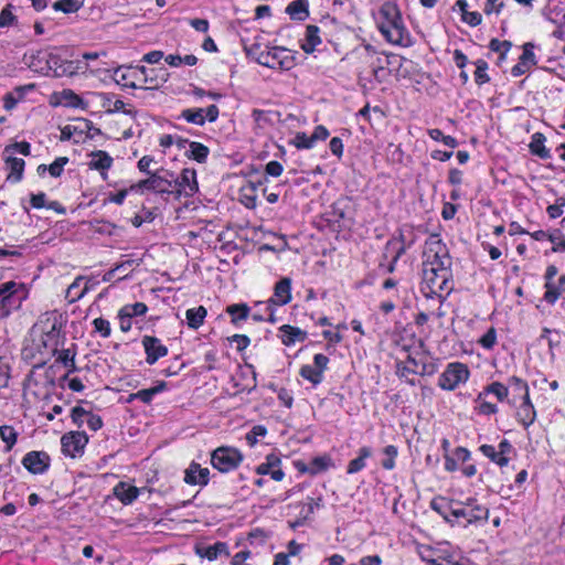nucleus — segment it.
Segmentation results:
<instances>
[{"mask_svg": "<svg viewBox=\"0 0 565 565\" xmlns=\"http://www.w3.org/2000/svg\"><path fill=\"white\" fill-rule=\"evenodd\" d=\"M544 299L551 305H554L559 296L565 292V275L558 278L557 285L554 282L545 284Z\"/></svg>", "mask_w": 565, "mask_h": 565, "instance_id": "obj_37", "label": "nucleus"}, {"mask_svg": "<svg viewBox=\"0 0 565 565\" xmlns=\"http://www.w3.org/2000/svg\"><path fill=\"white\" fill-rule=\"evenodd\" d=\"M50 58H52V53L46 51H38L31 54H25L24 63L33 72L49 76L54 70V66H50Z\"/></svg>", "mask_w": 565, "mask_h": 565, "instance_id": "obj_17", "label": "nucleus"}, {"mask_svg": "<svg viewBox=\"0 0 565 565\" xmlns=\"http://www.w3.org/2000/svg\"><path fill=\"white\" fill-rule=\"evenodd\" d=\"M530 151L540 157L541 159H548L551 158L550 150L545 147V136L541 132H535L532 136L531 142H530Z\"/></svg>", "mask_w": 565, "mask_h": 565, "instance_id": "obj_40", "label": "nucleus"}, {"mask_svg": "<svg viewBox=\"0 0 565 565\" xmlns=\"http://www.w3.org/2000/svg\"><path fill=\"white\" fill-rule=\"evenodd\" d=\"M88 166L90 169L100 171L105 177V172L113 166V158L106 151L97 150L90 153Z\"/></svg>", "mask_w": 565, "mask_h": 565, "instance_id": "obj_33", "label": "nucleus"}, {"mask_svg": "<svg viewBox=\"0 0 565 565\" xmlns=\"http://www.w3.org/2000/svg\"><path fill=\"white\" fill-rule=\"evenodd\" d=\"M63 317L53 310L42 313L30 331L33 354L50 355L55 353L61 343Z\"/></svg>", "mask_w": 565, "mask_h": 565, "instance_id": "obj_1", "label": "nucleus"}, {"mask_svg": "<svg viewBox=\"0 0 565 565\" xmlns=\"http://www.w3.org/2000/svg\"><path fill=\"white\" fill-rule=\"evenodd\" d=\"M476 72H475V82L478 85H483L490 81V77L487 73L488 63L483 60H478L476 63Z\"/></svg>", "mask_w": 565, "mask_h": 565, "instance_id": "obj_52", "label": "nucleus"}, {"mask_svg": "<svg viewBox=\"0 0 565 565\" xmlns=\"http://www.w3.org/2000/svg\"><path fill=\"white\" fill-rule=\"evenodd\" d=\"M173 173L164 171V174L154 172L151 174L152 192L158 194H172L173 192Z\"/></svg>", "mask_w": 565, "mask_h": 565, "instance_id": "obj_30", "label": "nucleus"}, {"mask_svg": "<svg viewBox=\"0 0 565 565\" xmlns=\"http://www.w3.org/2000/svg\"><path fill=\"white\" fill-rule=\"evenodd\" d=\"M451 266V258L447 246L439 235H430L423 250V268Z\"/></svg>", "mask_w": 565, "mask_h": 565, "instance_id": "obj_8", "label": "nucleus"}, {"mask_svg": "<svg viewBox=\"0 0 565 565\" xmlns=\"http://www.w3.org/2000/svg\"><path fill=\"white\" fill-rule=\"evenodd\" d=\"M218 107L216 105H210L206 108L183 109L180 118L184 119L189 124L203 126L206 121L214 122L218 118Z\"/></svg>", "mask_w": 565, "mask_h": 565, "instance_id": "obj_15", "label": "nucleus"}, {"mask_svg": "<svg viewBox=\"0 0 565 565\" xmlns=\"http://www.w3.org/2000/svg\"><path fill=\"white\" fill-rule=\"evenodd\" d=\"M385 250L387 254H392V260L387 266V271L393 273L397 260L405 253V246L397 241L391 239L386 243Z\"/></svg>", "mask_w": 565, "mask_h": 565, "instance_id": "obj_42", "label": "nucleus"}, {"mask_svg": "<svg viewBox=\"0 0 565 565\" xmlns=\"http://www.w3.org/2000/svg\"><path fill=\"white\" fill-rule=\"evenodd\" d=\"M440 447L443 449V457L445 460V470L447 472H455L458 470L457 463L455 462L454 456L450 451V441L447 438L440 440Z\"/></svg>", "mask_w": 565, "mask_h": 565, "instance_id": "obj_47", "label": "nucleus"}, {"mask_svg": "<svg viewBox=\"0 0 565 565\" xmlns=\"http://www.w3.org/2000/svg\"><path fill=\"white\" fill-rule=\"evenodd\" d=\"M93 326L95 331L100 333L102 337L108 338L110 335L111 329L108 320L104 318H96L93 321Z\"/></svg>", "mask_w": 565, "mask_h": 565, "instance_id": "obj_63", "label": "nucleus"}, {"mask_svg": "<svg viewBox=\"0 0 565 565\" xmlns=\"http://www.w3.org/2000/svg\"><path fill=\"white\" fill-rule=\"evenodd\" d=\"M88 443V438L85 433L71 431L61 438L62 452L65 456L76 458L84 451L85 446Z\"/></svg>", "mask_w": 565, "mask_h": 565, "instance_id": "obj_16", "label": "nucleus"}, {"mask_svg": "<svg viewBox=\"0 0 565 565\" xmlns=\"http://www.w3.org/2000/svg\"><path fill=\"white\" fill-rule=\"evenodd\" d=\"M331 465H332L331 458L329 456L324 455V456L315 457L307 466L303 463L302 465L298 463L297 467H298V470L301 472H307L310 475H318L320 472L328 470L331 467Z\"/></svg>", "mask_w": 565, "mask_h": 565, "instance_id": "obj_31", "label": "nucleus"}, {"mask_svg": "<svg viewBox=\"0 0 565 565\" xmlns=\"http://www.w3.org/2000/svg\"><path fill=\"white\" fill-rule=\"evenodd\" d=\"M508 386L509 390H512V397H510V401H513V403L510 404L511 407H515L516 403L520 401L531 398L529 384L523 379L512 375L508 379Z\"/></svg>", "mask_w": 565, "mask_h": 565, "instance_id": "obj_23", "label": "nucleus"}, {"mask_svg": "<svg viewBox=\"0 0 565 565\" xmlns=\"http://www.w3.org/2000/svg\"><path fill=\"white\" fill-rule=\"evenodd\" d=\"M173 181L172 194L177 198H192L199 191V183L196 179V171L194 169L185 168L181 171L180 175Z\"/></svg>", "mask_w": 565, "mask_h": 565, "instance_id": "obj_11", "label": "nucleus"}, {"mask_svg": "<svg viewBox=\"0 0 565 565\" xmlns=\"http://www.w3.org/2000/svg\"><path fill=\"white\" fill-rule=\"evenodd\" d=\"M206 309L203 306L190 308L185 311L186 324L191 329H199L206 317Z\"/></svg>", "mask_w": 565, "mask_h": 565, "instance_id": "obj_38", "label": "nucleus"}, {"mask_svg": "<svg viewBox=\"0 0 565 565\" xmlns=\"http://www.w3.org/2000/svg\"><path fill=\"white\" fill-rule=\"evenodd\" d=\"M249 52L256 54V61L268 68L288 71L295 66V57L291 51L281 46L260 50V45L254 43Z\"/></svg>", "mask_w": 565, "mask_h": 565, "instance_id": "obj_7", "label": "nucleus"}, {"mask_svg": "<svg viewBox=\"0 0 565 565\" xmlns=\"http://www.w3.org/2000/svg\"><path fill=\"white\" fill-rule=\"evenodd\" d=\"M292 143L298 149H311L316 142L312 136H308L305 132H298L295 136Z\"/></svg>", "mask_w": 565, "mask_h": 565, "instance_id": "obj_58", "label": "nucleus"}, {"mask_svg": "<svg viewBox=\"0 0 565 565\" xmlns=\"http://www.w3.org/2000/svg\"><path fill=\"white\" fill-rule=\"evenodd\" d=\"M516 420L527 429L536 419V411L531 398L520 401L519 406H515Z\"/></svg>", "mask_w": 565, "mask_h": 565, "instance_id": "obj_25", "label": "nucleus"}, {"mask_svg": "<svg viewBox=\"0 0 565 565\" xmlns=\"http://www.w3.org/2000/svg\"><path fill=\"white\" fill-rule=\"evenodd\" d=\"M504 7H505V4H504L503 0H486L484 7H483V12L487 15L494 14L498 17L501 14Z\"/></svg>", "mask_w": 565, "mask_h": 565, "instance_id": "obj_56", "label": "nucleus"}, {"mask_svg": "<svg viewBox=\"0 0 565 565\" xmlns=\"http://www.w3.org/2000/svg\"><path fill=\"white\" fill-rule=\"evenodd\" d=\"M0 439L4 443L6 451H10L18 440V433L14 429V427L10 425H2L0 426Z\"/></svg>", "mask_w": 565, "mask_h": 565, "instance_id": "obj_44", "label": "nucleus"}, {"mask_svg": "<svg viewBox=\"0 0 565 565\" xmlns=\"http://www.w3.org/2000/svg\"><path fill=\"white\" fill-rule=\"evenodd\" d=\"M190 154L189 157L200 163L205 162L209 156V148L201 142H190Z\"/></svg>", "mask_w": 565, "mask_h": 565, "instance_id": "obj_50", "label": "nucleus"}, {"mask_svg": "<svg viewBox=\"0 0 565 565\" xmlns=\"http://www.w3.org/2000/svg\"><path fill=\"white\" fill-rule=\"evenodd\" d=\"M534 45L532 43H525L523 46V53L520 56L519 62L512 67L511 74L514 77H519L531 70L536 64L535 54L533 52Z\"/></svg>", "mask_w": 565, "mask_h": 565, "instance_id": "obj_21", "label": "nucleus"}, {"mask_svg": "<svg viewBox=\"0 0 565 565\" xmlns=\"http://www.w3.org/2000/svg\"><path fill=\"white\" fill-rule=\"evenodd\" d=\"M372 456V449L367 446L361 447L359 449V455L356 458L352 459L349 465L347 472L349 475H354L361 470H363L366 466V459Z\"/></svg>", "mask_w": 565, "mask_h": 565, "instance_id": "obj_36", "label": "nucleus"}, {"mask_svg": "<svg viewBox=\"0 0 565 565\" xmlns=\"http://www.w3.org/2000/svg\"><path fill=\"white\" fill-rule=\"evenodd\" d=\"M226 312L231 316L233 323L246 320L249 315V308L246 303H234L226 308Z\"/></svg>", "mask_w": 565, "mask_h": 565, "instance_id": "obj_45", "label": "nucleus"}, {"mask_svg": "<svg viewBox=\"0 0 565 565\" xmlns=\"http://www.w3.org/2000/svg\"><path fill=\"white\" fill-rule=\"evenodd\" d=\"M417 553L427 565H475L452 548L449 543H440L436 546L419 545Z\"/></svg>", "mask_w": 565, "mask_h": 565, "instance_id": "obj_6", "label": "nucleus"}, {"mask_svg": "<svg viewBox=\"0 0 565 565\" xmlns=\"http://www.w3.org/2000/svg\"><path fill=\"white\" fill-rule=\"evenodd\" d=\"M286 12L294 20L302 21L308 17V10L306 6L299 0L291 1L286 8Z\"/></svg>", "mask_w": 565, "mask_h": 565, "instance_id": "obj_48", "label": "nucleus"}, {"mask_svg": "<svg viewBox=\"0 0 565 565\" xmlns=\"http://www.w3.org/2000/svg\"><path fill=\"white\" fill-rule=\"evenodd\" d=\"M470 370L467 364L461 362H451L447 364L438 377V386L444 391H455L460 385L468 382Z\"/></svg>", "mask_w": 565, "mask_h": 565, "instance_id": "obj_9", "label": "nucleus"}, {"mask_svg": "<svg viewBox=\"0 0 565 565\" xmlns=\"http://www.w3.org/2000/svg\"><path fill=\"white\" fill-rule=\"evenodd\" d=\"M404 370L409 371L412 374L430 376L437 372V364L431 358L423 353H417L415 355H408Z\"/></svg>", "mask_w": 565, "mask_h": 565, "instance_id": "obj_14", "label": "nucleus"}, {"mask_svg": "<svg viewBox=\"0 0 565 565\" xmlns=\"http://www.w3.org/2000/svg\"><path fill=\"white\" fill-rule=\"evenodd\" d=\"M84 6V0H58L54 2L53 9L64 13H73Z\"/></svg>", "mask_w": 565, "mask_h": 565, "instance_id": "obj_49", "label": "nucleus"}, {"mask_svg": "<svg viewBox=\"0 0 565 565\" xmlns=\"http://www.w3.org/2000/svg\"><path fill=\"white\" fill-rule=\"evenodd\" d=\"M478 343L486 350H491L497 344V331L490 328L478 341Z\"/></svg>", "mask_w": 565, "mask_h": 565, "instance_id": "obj_60", "label": "nucleus"}, {"mask_svg": "<svg viewBox=\"0 0 565 565\" xmlns=\"http://www.w3.org/2000/svg\"><path fill=\"white\" fill-rule=\"evenodd\" d=\"M164 390H166V383L161 382L157 386H153V387H150V388H146V390H140L137 393L130 394L128 396L127 401L130 403V402H132L135 399H140L141 402L148 404V403H150L152 401L154 395L161 393Z\"/></svg>", "mask_w": 565, "mask_h": 565, "instance_id": "obj_41", "label": "nucleus"}, {"mask_svg": "<svg viewBox=\"0 0 565 565\" xmlns=\"http://www.w3.org/2000/svg\"><path fill=\"white\" fill-rule=\"evenodd\" d=\"M269 301L276 306H285L291 301L290 278L285 277L275 285L274 295Z\"/></svg>", "mask_w": 565, "mask_h": 565, "instance_id": "obj_27", "label": "nucleus"}, {"mask_svg": "<svg viewBox=\"0 0 565 565\" xmlns=\"http://www.w3.org/2000/svg\"><path fill=\"white\" fill-rule=\"evenodd\" d=\"M479 450L492 462L500 467H505L510 462V455L513 451V447L508 439H502L499 443L498 448L492 445L484 444L479 447Z\"/></svg>", "mask_w": 565, "mask_h": 565, "instance_id": "obj_13", "label": "nucleus"}, {"mask_svg": "<svg viewBox=\"0 0 565 565\" xmlns=\"http://www.w3.org/2000/svg\"><path fill=\"white\" fill-rule=\"evenodd\" d=\"M89 411L85 409L82 406H75L72 409L71 417L74 424H76L78 427H82L86 424V419L89 415Z\"/></svg>", "mask_w": 565, "mask_h": 565, "instance_id": "obj_61", "label": "nucleus"}, {"mask_svg": "<svg viewBox=\"0 0 565 565\" xmlns=\"http://www.w3.org/2000/svg\"><path fill=\"white\" fill-rule=\"evenodd\" d=\"M489 509L478 503L473 498L454 507L450 513H445L444 519L451 525L466 527L470 524H480L488 520Z\"/></svg>", "mask_w": 565, "mask_h": 565, "instance_id": "obj_5", "label": "nucleus"}, {"mask_svg": "<svg viewBox=\"0 0 565 565\" xmlns=\"http://www.w3.org/2000/svg\"><path fill=\"white\" fill-rule=\"evenodd\" d=\"M113 494L122 504H131L140 494V489L125 481L118 482L114 489Z\"/></svg>", "mask_w": 565, "mask_h": 565, "instance_id": "obj_26", "label": "nucleus"}, {"mask_svg": "<svg viewBox=\"0 0 565 565\" xmlns=\"http://www.w3.org/2000/svg\"><path fill=\"white\" fill-rule=\"evenodd\" d=\"M15 152H19L23 156H29L31 153V146L26 141L14 142L4 148L3 153H11L14 156Z\"/></svg>", "mask_w": 565, "mask_h": 565, "instance_id": "obj_59", "label": "nucleus"}, {"mask_svg": "<svg viewBox=\"0 0 565 565\" xmlns=\"http://www.w3.org/2000/svg\"><path fill=\"white\" fill-rule=\"evenodd\" d=\"M319 32L320 30L316 25H308L306 28L305 39L301 41V49L306 53H312L316 50V47L321 43Z\"/></svg>", "mask_w": 565, "mask_h": 565, "instance_id": "obj_34", "label": "nucleus"}, {"mask_svg": "<svg viewBox=\"0 0 565 565\" xmlns=\"http://www.w3.org/2000/svg\"><path fill=\"white\" fill-rule=\"evenodd\" d=\"M210 470L201 465L192 462L184 472V481L191 486H206L209 483Z\"/></svg>", "mask_w": 565, "mask_h": 565, "instance_id": "obj_24", "label": "nucleus"}, {"mask_svg": "<svg viewBox=\"0 0 565 565\" xmlns=\"http://www.w3.org/2000/svg\"><path fill=\"white\" fill-rule=\"evenodd\" d=\"M386 458L383 460L382 466L386 470H392L395 467V458L397 457V448L388 445L383 450Z\"/></svg>", "mask_w": 565, "mask_h": 565, "instance_id": "obj_57", "label": "nucleus"}, {"mask_svg": "<svg viewBox=\"0 0 565 565\" xmlns=\"http://www.w3.org/2000/svg\"><path fill=\"white\" fill-rule=\"evenodd\" d=\"M23 467L31 473H43L50 466V457L44 451H30L22 459Z\"/></svg>", "mask_w": 565, "mask_h": 565, "instance_id": "obj_18", "label": "nucleus"}, {"mask_svg": "<svg viewBox=\"0 0 565 565\" xmlns=\"http://www.w3.org/2000/svg\"><path fill=\"white\" fill-rule=\"evenodd\" d=\"M487 394L481 391L475 399V411L484 416L495 415L499 412L497 404L487 401Z\"/></svg>", "mask_w": 565, "mask_h": 565, "instance_id": "obj_39", "label": "nucleus"}, {"mask_svg": "<svg viewBox=\"0 0 565 565\" xmlns=\"http://www.w3.org/2000/svg\"><path fill=\"white\" fill-rule=\"evenodd\" d=\"M68 162L67 157H58L56 158L50 166H49V173L53 178H58L63 170L65 164Z\"/></svg>", "mask_w": 565, "mask_h": 565, "instance_id": "obj_62", "label": "nucleus"}, {"mask_svg": "<svg viewBox=\"0 0 565 565\" xmlns=\"http://www.w3.org/2000/svg\"><path fill=\"white\" fill-rule=\"evenodd\" d=\"M454 288L451 266L423 268L422 291L441 303Z\"/></svg>", "mask_w": 565, "mask_h": 565, "instance_id": "obj_4", "label": "nucleus"}, {"mask_svg": "<svg viewBox=\"0 0 565 565\" xmlns=\"http://www.w3.org/2000/svg\"><path fill=\"white\" fill-rule=\"evenodd\" d=\"M168 76L163 67L158 70L157 77H149L146 66H119L114 72L115 81L130 88H157L167 82Z\"/></svg>", "mask_w": 565, "mask_h": 565, "instance_id": "obj_3", "label": "nucleus"}, {"mask_svg": "<svg viewBox=\"0 0 565 565\" xmlns=\"http://www.w3.org/2000/svg\"><path fill=\"white\" fill-rule=\"evenodd\" d=\"M375 22L380 33L390 44L398 46L412 44L411 34L396 3L384 2L375 15Z\"/></svg>", "mask_w": 565, "mask_h": 565, "instance_id": "obj_2", "label": "nucleus"}, {"mask_svg": "<svg viewBox=\"0 0 565 565\" xmlns=\"http://www.w3.org/2000/svg\"><path fill=\"white\" fill-rule=\"evenodd\" d=\"M256 473L259 476L269 475L273 480L281 481L285 477L281 469V459L275 454L266 456L265 461L256 467Z\"/></svg>", "mask_w": 565, "mask_h": 565, "instance_id": "obj_19", "label": "nucleus"}, {"mask_svg": "<svg viewBox=\"0 0 565 565\" xmlns=\"http://www.w3.org/2000/svg\"><path fill=\"white\" fill-rule=\"evenodd\" d=\"M142 345L147 354L146 361L150 365L168 354V348L156 337L145 335L142 338Z\"/></svg>", "mask_w": 565, "mask_h": 565, "instance_id": "obj_20", "label": "nucleus"}, {"mask_svg": "<svg viewBox=\"0 0 565 565\" xmlns=\"http://www.w3.org/2000/svg\"><path fill=\"white\" fill-rule=\"evenodd\" d=\"M6 170H8L7 180L11 183H18L23 179L25 161L11 153H3Z\"/></svg>", "mask_w": 565, "mask_h": 565, "instance_id": "obj_22", "label": "nucleus"}, {"mask_svg": "<svg viewBox=\"0 0 565 565\" xmlns=\"http://www.w3.org/2000/svg\"><path fill=\"white\" fill-rule=\"evenodd\" d=\"M243 460V455L233 447H218L212 452L211 463L221 472L234 470Z\"/></svg>", "mask_w": 565, "mask_h": 565, "instance_id": "obj_10", "label": "nucleus"}, {"mask_svg": "<svg viewBox=\"0 0 565 565\" xmlns=\"http://www.w3.org/2000/svg\"><path fill=\"white\" fill-rule=\"evenodd\" d=\"M307 338V332L301 330L298 327H292L290 324H284L279 328V339L282 344L287 347H291L297 342H302Z\"/></svg>", "mask_w": 565, "mask_h": 565, "instance_id": "obj_28", "label": "nucleus"}, {"mask_svg": "<svg viewBox=\"0 0 565 565\" xmlns=\"http://www.w3.org/2000/svg\"><path fill=\"white\" fill-rule=\"evenodd\" d=\"M329 358L318 353L313 356V364H305L300 367V375L312 385H319L323 381V373L328 369Z\"/></svg>", "mask_w": 565, "mask_h": 565, "instance_id": "obj_12", "label": "nucleus"}, {"mask_svg": "<svg viewBox=\"0 0 565 565\" xmlns=\"http://www.w3.org/2000/svg\"><path fill=\"white\" fill-rule=\"evenodd\" d=\"M103 99V106L109 111H126L125 106L126 104L121 99H116L113 102V98L108 96L107 94L100 95Z\"/></svg>", "mask_w": 565, "mask_h": 565, "instance_id": "obj_53", "label": "nucleus"}, {"mask_svg": "<svg viewBox=\"0 0 565 565\" xmlns=\"http://www.w3.org/2000/svg\"><path fill=\"white\" fill-rule=\"evenodd\" d=\"M198 554L201 557L206 558L209 561H215L218 556L223 554L226 556L230 555L227 544L224 542H216L213 545L202 547L198 550Z\"/></svg>", "mask_w": 565, "mask_h": 565, "instance_id": "obj_35", "label": "nucleus"}, {"mask_svg": "<svg viewBox=\"0 0 565 565\" xmlns=\"http://www.w3.org/2000/svg\"><path fill=\"white\" fill-rule=\"evenodd\" d=\"M147 310L148 308L143 302L129 303L120 308V311L122 312L124 317L129 318L143 316L146 315Z\"/></svg>", "mask_w": 565, "mask_h": 565, "instance_id": "obj_51", "label": "nucleus"}, {"mask_svg": "<svg viewBox=\"0 0 565 565\" xmlns=\"http://www.w3.org/2000/svg\"><path fill=\"white\" fill-rule=\"evenodd\" d=\"M267 430L264 426H254L250 431L246 434V441L249 446H254L258 441V437H264Z\"/></svg>", "mask_w": 565, "mask_h": 565, "instance_id": "obj_64", "label": "nucleus"}, {"mask_svg": "<svg viewBox=\"0 0 565 565\" xmlns=\"http://www.w3.org/2000/svg\"><path fill=\"white\" fill-rule=\"evenodd\" d=\"M541 340H545L548 344L550 351L553 353L554 348L559 344V333L548 328H544L540 335Z\"/></svg>", "mask_w": 565, "mask_h": 565, "instance_id": "obj_54", "label": "nucleus"}, {"mask_svg": "<svg viewBox=\"0 0 565 565\" xmlns=\"http://www.w3.org/2000/svg\"><path fill=\"white\" fill-rule=\"evenodd\" d=\"M489 47L492 52L499 53V58L503 60L511 49V43L509 41L493 39L491 40Z\"/></svg>", "mask_w": 565, "mask_h": 565, "instance_id": "obj_55", "label": "nucleus"}, {"mask_svg": "<svg viewBox=\"0 0 565 565\" xmlns=\"http://www.w3.org/2000/svg\"><path fill=\"white\" fill-rule=\"evenodd\" d=\"M33 88V85L26 87H17L14 92L8 93L3 96V108L8 111L15 108L19 102L22 100L25 89Z\"/></svg>", "mask_w": 565, "mask_h": 565, "instance_id": "obj_43", "label": "nucleus"}, {"mask_svg": "<svg viewBox=\"0 0 565 565\" xmlns=\"http://www.w3.org/2000/svg\"><path fill=\"white\" fill-rule=\"evenodd\" d=\"M83 281V277H77L67 288L66 297L71 302H75L84 297V295L88 291V287L85 286L81 288V284Z\"/></svg>", "mask_w": 565, "mask_h": 565, "instance_id": "obj_46", "label": "nucleus"}, {"mask_svg": "<svg viewBox=\"0 0 565 565\" xmlns=\"http://www.w3.org/2000/svg\"><path fill=\"white\" fill-rule=\"evenodd\" d=\"M54 97L56 99L55 105L79 109H85L87 107V103L72 89H63L62 92L54 94Z\"/></svg>", "mask_w": 565, "mask_h": 565, "instance_id": "obj_29", "label": "nucleus"}, {"mask_svg": "<svg viewBox=\"0 0 565 565\" xmlns=\"http://www.w3.org/2000/svg\"><path fill=\"white\" fill-rule=\"evenodd\" d=\"M482 392H483V394H487V395H490V394L494 395L495 398L500 403H507L508 405L513 403V401H510V397H509L508 384H504L502 382L493 381L490 384L486 385L482 388Z\"/></svg>", "mask_w": 565, "mask_h": 565, "instance_id": "obj_32", "label": "nucleus"}]
</instances>
